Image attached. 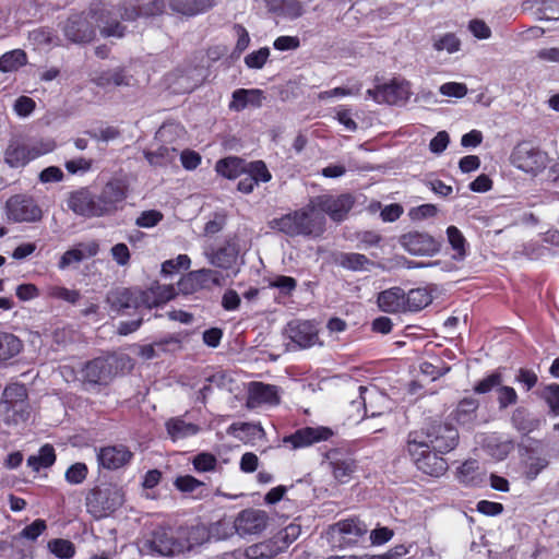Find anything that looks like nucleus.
Here are the masks:
<instances>
[{
	"instance_id": "de8ad7c7",
	"label": "nucleus",
	"mask_w": 559,
	"mask_h": 559,
	"mask_svg": "<svg viewBox=\"0 0 559 559\" xmlns=\"http://www.w3.org/2000/svg\"><path fill=\"white\" fill-rule=\"evenodd\" d=\"M49 550L60 559H70L75 554L74 545L62 538L52 539L48 543Z\"/></svg>"
},
{
	"instance_id": "ddd939ff",
	"label": "nucleus",
	"mask_w": 559,
	"mask_h": 559,
	"mask_svg": "<svg viewBox=\"0 0 559 559\" xmlns=\"http://www.w3.org/2000/svg\"><path fill=\"white\" fill-rule=\"evenodd\" d=\"M37 151L22 135H12L3 151L4 163L11 168L25 167L29 162L38 157Z\"/></svg>"
},
{
	"instance_id": "69168bd1",
	"label": "nucleus",
	"mask_w": 559,
	"mask_h": 559,
	"mask_svg": "<svg viewBox=\"0 0 559 559\" xmlns=\"http://www.w3.org/2000/svg\"><path fill=\"white\" fill-rule=\"evenodd\" d=\"M217 464V460L210 453L198 454L193 460L194 468L198 472H210L214 471Z\"/></svg>"
},
{
	"instance_id": "7c9ffc66",
	"label": "nucleus",
	"mask_w": 559,
	"mask_h": 559,
	"mask_svg": "<svg viewBox=\"0 0 559 559\" xmlns=\"http://www.w3.org/2000/svg\"><path fill=\"white\" fill-rule=\"evenodd\" d=\"M269 10L288 20H296L304 15L305 5L299 0H265Z\"/></svg>"
},
{
	"instance_id": "774afa93",
	"label": "nucleus",
	"mask_w": 559,
	"mask_h": 559,
	"mask_svg": "<svg viewBox=\"0 0 559 559\" xmlns=\"http://www.w3.org/2000/svg\"><path fill=\"white\" fill-rule=\"evenodd\" d=\"M545 400L556 416L559 415V384H550L546 388Z\"/></svg>"
},
{
	"instance_id": "b1692460",
	"label": "nucleus",
	"mask_w": 559,
	"mask_h": 559,
	"mask_svg": "<svg viewBox=\"0 0 559 559\" xmlns=\"http://www.w3.org/2000/svg\"><path fill=\"white\" fill-rule=\"evenodd\" d=\"M107 301L117 311L143 307L142 290L136 288H117L107 296Z\"/></svg>"
},
{
	"instance_id": "4be33fe9",
	"label": "nucleus",
	"mask_w": 559,
	"mask_h": 559,
	"mask_svg": "<svg viewBox=\"0 0 559 559\" xmlns=\"http://www.w3.org/2000/svg\"><path fill=\"white\" fill-rule=\"evenodd\" d=\"M68 206L78 215L84 217H100L99 209H97L96 204V195L86 188L71 193L68 200Z\"/></svg>"
},
{
	"instance_id": "4c0bfd02",
	"label": "nucleus",
	"mask_w": 559,
	"mask_h": 559,
	"mask_svg": "<svg viewBox=\"0 0 559 559\" xmlns=\"http://www.w3.org/2000/svg\"><path fill=\"white\" fill-rule=\"evenodd\" d=\"M56 461L55 449L50 444L43 445L38 453L27 459V465L38 472L41 468L50 467Z\"/></svg>"
},
{
	"instance_id": "f704fd0d",
	"label": "nucleus",
	"mask_w": 559,
	"mask_h": 559,
	"mask_svg": "<svg viewBox=\"0 0 559 559\" xmlns=\"http://www.w3.org/2000/svg\"><path fill=\"white\" fill-rule=\"evenodd\" d=\"M245 167L246 166L240 158L229 156L219 159L215 165V170L218 175L227 179H235L241 174H245Z\"/></svg>"
},
{
	"instance_id": "5701e85b",
	"label": "nucleus",
	"mask_w": 559,
	"mask_h": 559,
	"mask_svg": "<svg viewBox=\"0 0 559 559\" xmlns=\"http://www.w3.org/2000/svg\"><path fill=\"white\" fill-rule=\"evenodd\" d=\"M280 401L275 385L262 382H251L248 388L247 407L255 408L261 405H275Z\"/></svg>"
},
{
	"instance_id": "13d9d810",
	"label": "nucleus",
	"mask_w": 559,
	"mask_h": 559,
	"mask_svg": "<svg viewBox=\"0 0 559 559\" xmlns=\"http://www.w3.org/2000/svg\"><path fill=\"white\" fill-rule=\"evenodd\" d=\"M269 56L270 49L267 47H263L246 56L245 63L250 69H261L266 62Z\"/></svg>"
},
{
	"instance_id": "6e6d98bb",
	"label": "nucleus",
	"mask_w": 559,
	"mask_h": 559,
	"mask_svg": "<svg viewBox=\"0 0 559 559\" xmlns=\"http://www.w3.org/2000/svg\"><path fill=\"white\" fill-rule=\"evenodd\" d=\"M87 476V466L84 463H75L71 465L64 474L66 480L72 485H79L84 481Z\"/></svg>"
},
{
	"instance_id": "473e14b6",
	"label": "nucleus",
	"mask_w": 559,
	"mask_h": 559,
	"mask_svg": "<svg viewBox=\"0 0 559 559\" xmlns=\"http://www.w3.org/2000/svg\"><path fill=\"white\" fill-rule=\"evenodd\" d=\"M23 348V342L14 334L0 332V361L15 357Z\"/></svg>"
},
{
	"instance_id": "c03bdc74",
	"label": "nucleus",
	"mask_w": 559,
	"mask_h": 559,
	"mask_svg": "<svg viewBox=\"0 0 559 559\" xmlns=\"http://www.w3.org/2000/svg\"><path fill=\"white\" fill-rule=\"evenodd\" d=\"M27 62L26 53L21 49L5 52L0 57V71L13 72Z\"/></svg>"
},
{
	"instance_id": "c756f323",
	"label": "nucleus",
	"mask_w": 559,
	"mask_h": 559,
	"mask_svg": "<svg viewBox=\"0 0 559 559\" xmlns=\"http://www.w3.org/2000/svg\"><path fill=\"white\" fill-rule=\"evenodd\" d=\"M405 293L400 287L389 288L378 296V306L384 312L405 311Z\"/></svg>"
},
{
	"instance_id": "423d86ee",
	"label": "nucleus",
	"mask_w": 559,
	"mask_h": 559,
	"mask_svg": "<svg viewBox=\"0 0 559 559\" xmlns=\"http://www.w3.org/2000/svg\"><path fill=\"white\" fill-rule=\"evenodd\" d=\"M423 435H408L407 452L416 467L423 473L440 477L448 469L447 461L435 450L431 451L428 442L421 441Z\"/></svg>"
},
{
	"instance_id": "4468645a",
	"label": "nucleus",
	"mask_w": 559,
	"mask_h": 559,
	"mask_svg": "<svg viewBox=\"0 0 559 559\" xmlns=\"http://www.w3.org/2000/svg\"><path fill=\"white\" fill-rule=\"evenodd\" d=\"M311 201L312 207H314L318 213H325L335 222L343 221L354 204V199L350 194H341L337 197L324 194Z\"/></svg>"
},
{
	"instance_id": "c9c22d12",
	"label": "nucleus",
	"mask_w": 559,
	"mask_h": 559,
	"mask_svg": "<svg viewBox=\"0 0 559 559\" xmlns=\"http://www.w3.org/2000/svg\"><path fill=\"white\" fill-rule=\"evenodd\" d=\"M190 278H198L200 289H211L214 286L221 287L225 284V277L223 274L211 269L192 271V276Z\"/></svg>"
},
{
	"instance_id": "37998d69",
	"label": "nucleus",
	"mask_w": 559,
	"mask_h": 559,
	"mask_svg": "<svg viewBox=\"0 0 559 559\" xmlns=\"http://www.w3.org/2000/svg\"><path fill=\"white\" fill-rule=\"evenodd\" d=\"M278 551L280 548L275 543L266 540L249 546L246 549V557L248 559H270L276 556Z\"/></svg>"
},
{
	"instance_id": "5fc2aeb1",
	"label": "nucleus",
	"mask_w": 559,
	"mask_h": 559,
	"mask_svg": "<svg viewBox=\"0 0 559 559\" xmlns=\"http://www.w3.org/2000/svg\"><path fill=\"white\" fill-rule=\"evenodd\" d=\"M405 554L404 546L396 547L394 550H390L383 555L378 556H370V555H362V556H355V555H343V556H329L326 559H396V557L402 556Z\"/></svg>"
},
{
	"instance_id": "2eb2a0df",
	"label": "nucleus",
	"mask_w": 559,
	"mask_h": 559,
	"mask_svg": "<svg viewBox=\"0 0 559 559\" xmlns=\"http://www.w3.org/2000/svg\"><path fill=\"white\" fill-rule=\"evenodd\" d=\"M96 195L97 209H99V216L111 215L118 211L121 203L127 198V188L121 180H110Z\"/></svg>"
},
{
	"instance_id": "f257e3e1",
	"label": "nucleus",
	"mask_w": 559,
	"mask_h": 559,
	"mask_svg": "<svg viewBox=\"0 0 559 559\" xmlns=\"http://www.w3.org/2000/svg\"><path fill=\"white\" fill-rule=\"evenodd\" d=\"M210 533L202 524L179 526L177 528H160L153 533L150 540L152 551L164 557L185 556L195 547L205 543Z\"/></svg>"
},
{
	"instance_id": "864d4df0",
	"label": "nucleus",
	"mask_w": 559,
	"mask_h": 559,
	"mask_svg": "<svg viewBox=\"0 0 559 559\" xmlns=\"http://www.w3.org/2000/svg\"><path fill=\"white\" fill-rule=\"evenodd\" d=\"M191 260L187 254H179L175 259L166 260L162 264V273L170 275L179 270H187L190 267Z\"/></svg>"
},
{
	"instance_id": "a19ab883",
	"label": "nucleus",
	"mask_w": 559,
	"mask_h": 559,
	"mask_svg": "<svg viewBox=\"0 0 559 559\" xmlns=\"http://www.w3.org/2000/svg\"><path fill=\"white\" fill-rule=\"evenodd\" d=\"M144 155L151 165L164 166L175 160L177 148L174 146L163 145L156 151H146Z\"/></svg>"
},
{
	"instance_id": "412c9836",
	"label": "nucleus",
	"mask_w": 559,
	"mask_h": 559,
	"mask_svg": "<svg viewBox=\"0 0 559 559\" xmlns=\"http://www.w3.org/2000/svg\"><path fill=\"white\" fill-rule=\"evenodd\" d=\"M133 453L123 444L104 447L98 451L97 460L107 469H118L127 465Z\"/></svg>"
},
{
	"instance_id": "6e6552de",
	"label": "nucleus",
	"mask_w": 559,
	"mask_h": 559,
	"mask_svg": "<svg viewBox=\"0 0 559 559\" xmlns=\"http://www.w3.org/2000/svg\"><path fill=\"white\" fill-rule=\"evenodd\" d=\"M408 435H423L421 441L440 454H445L455 449L459 443V432L455 427L444 423H432L426 428L412 431Z\"/></svg>"
},
{
	"instance_id": "c85d7f7f",
	"label": "nucleus",
	"mask_w": 559,
	"mask_h": 559,
	"mask_svg": "<svg viewBox=\"0 0 559 559\" xmlns=\"http://www.w3.org/2000/svg\"><path fill=\"white\" fill-rule=\"evenodd\" d=\"M264 99L263 92L261 90L252 88H239L233 93V99L229 104V109L235 111H241L245 108L261 107Z\"/></svg>"
},
{
	"instance_id": "f3484780",
	"label": "nucleus",
	"mask_w": 559,
	"mask_h": 559,
	"mask_svg": "<svg viewBox=\"0 0 559 559\" xmlns=\"http://www.w3.org/2000/svg\"><path fill=\"white\" fill-rule=\"evenodd\" d=\"M334 435L333 430L324 426L304 427L283 439L292 449L310 447L314 443L329 440Z\"/></svg>"
},
{
	"instance_id": "cd10ccee",
	"label": "nucleus",
	"mask_w": 559,
	"mask_h": 559,
	"mask_svg": "<svg viewBox=\"0 0 559 559\" xmlns=\"http://www.w3.org/2000/svg\"><path fill=\"white\" fill-rule=\"evenodd\" d=\"M165 427L168 437L174 442L193 437L200 431V427L198 425L187 421L182 416L169 418L165 423Z\"/></svg>"
},
{
	"instance_id": "a211bd4d",
	"label": "nucleus",
	"mask_w": 559,
	"mask_h": 559,
	"mask_svg": "<svg viewBox=\"0 0 559 559\" xmlns=\"http://www.w3.org/2000/svg\"><path fill=\"white\" fill-rule=\"evenodd\" d=\"M358 391L359 400H354L350 403V406L356 409L357 416L360 415L361 408H364L366 413L368 412V408H370L371 416L381 415L383 411L388 408V397L376 388L360 385Z\"/></svg>"
},
{
	"instance_id": "9b49d317",
	"label": "nucleus",
	"mask_w": 559,
	"mask_h": 559,
	"mask_svg": "<svg viewBox=\"0 0 559 559\" xmlns=\"http://www.w3.org/2000/svg\"><path fill=\"white\" fill-rule=\"evenodd\" d=\"M412 94L409 82L396 79L367 91V96L376 103L389 105H404Z\"/></svg>"
},
{
	"instance_id": "39448f33",
	"label": "nucleus",
	"mask_w": 559,
	"mask_h": 559,
	"mask_svg": "<svg viewBox=\"0 0 559 559\" xmlns=\"http://www.w3.org/2000/svg\"><path fill=\"white\" fill-rule=\"evenodd\" d=\"M267 520L269 516L265 511L246 509L239 512L233 522L227 520L217 522L213 526L212 533L217 534L219 538L228 537L233 530L240 536L259 534L265 530Z\"/></svg>"
},
{
	"instance_id": "4d7b16f0",
	"label": "nucleus",
	"mask_w": 559,
	"mask_h": 559,
	"mask_svg": "<svg viewBox=\"0 0 559 559\" xmlns=\"http://www.w3.org/2000/svg\"><path fill=\"white\" fill-rule=\"evenodd\" d=\"M47 528L46 522L41 519L35 520L32 524L25 526L19 534L21 538L36 540Z\"/></svg>"
},
{
	"instance_id": "393cba45",
	"label": "nucleus",
	"mask_w": 559,
	"mask_h": 559,
	"mask_svg": "<svg viewBox=\"0 0 559 559\" xmlns=\"http://www.w3.org/2000/svg\"><path fill=\"white\" fill-rule=\"evenodd\" d=\"M175 295L176 292L173 285L156 283L148 289L142 290L143 308L152 309L153 307H158L173 299Z\"/></svg>"
},
{
	"instance_id": "6ab92c4d",
	"label": "nucleus",
	"mask_w": 559,
	"mask_h": 559,
	"mask_svg": "<svg viewBox=\"0 0 559 559\" xmlns=\"http://www.w3.org/2000/svg\"><path fill=\"white\" fill-rule=\"evenodd\" d=\"M114 357H99L87 362L82 369V378L91 384H107L114 376Z\"/></svg>"
},
{
	"instance_id": "9d476101",
	"label": "nucleus",
	"mask_w": 559,
	"mask_h": 559,
	"mask_svg": "<svg viewBox=\"0 0 559 559\" xmlns=\"http://www.w3.org/2000/svg\"><path fill=\"white\" fill-rule=\"evenodd\" d=\"M510 160L518 169L536 176L548 165L546 152L534 147L527 142L518 144L511 153Z\"/></svg>"
},
{
	"instance_id": "72a5a7b5",
	"label": "nucleus",
	"mask_w": 559,
	"mask_h": 559,
	"mask_svg": "<svg viewBox=\"0 0 559 559\" xmlns=\"http://www.w3.org/2000/svg\"><path fill=\"white\" fill-rule=\"evenodd\" d=\"M479 406L475 397H465L460 401L453 413L454 419L461 425L472 424L476 418V411Z\"/></svg>"
},
{
	"instance_id": "bb28decb",
	"label": "nucleus",
	"mask_w": 559,
	"mask_h": 559,
	"mask_svg": "<svg viewBox=\"0 0 559 559\" xmlns=\"http://www.w3.org/2000/svg\"><path fill=\"white\" fill-rule=\"evenodd\" d=\"M239 247L236 241H227L225 246L216 251L206 253L209 262L221 269H231L238 260Z\"/></svg>"
},
{
	"instance_id": "a878e982",
	"label": "nucleus",
	"mask_w": 559,
	"mask_h": 559,
	"mask_svg": "<svg viewBox=\"0 0 559 559\" xmlns=\"http://www.w3.org/2000/svg\"><path fill=\"white\" fill-rule=\"evenodd\" d=\"M92 81L99 87L108 86H131L134 83L132 75L128 74L124 69L116 68L95 73Z\"/></svg>"
},
{
	"instance_id": "bf43d9fd",
	"label": "nucleus",
	"mask_w": 559,
	"mask_h": 559,
	"mask_svg": "<svg viewBox=\"0 0 559 559\" xmlns=\"http://www.w3.org/2000/svg\"><path fill=\"white\" fill-rule=\"evenodd\" d=\"M269 286L288 295L296 288L297 282L294 277L277 275L269 281Z\"/></svg>"
},
{
	"instance_id": "09e8293b",
	"label": "nucleus",
	"mask_w": 559,
	"mask_h": 559,
	"mask_svg": "<svg viewBox=\"0 0 559 559\" xmlns=\"http://www.w3.org/2000/svg\"><path fill=\"white\" fill-rule=\"evenodd\" d=\"M433 48L437 51H447L448 53H454L460 50L461 41L452 33L444 34L433 40Z\"/></svg>"
},
{
	"instance_id": "3c124183",
	"label": "nucleus",
	"mask_w": 559,
	"mask_h": 559,
	"mask_svg": "<svg viewBox=\"0 0 559 559\" xmlns=\"http://www.w3.org/2000/svg\"><path fill=\"white\" fill-rule=\"evenodd\" d=\"M164 218L162 212L157 210L143 211L135 219V225L141 228H153Z\"/></svg>"
},
{
	"instance_id": "58836bf2",
	"label": "nucleus",
	"mask_w": 559,
	"mask_h": 559,
	"mask_svg": "<svg viewBox=\"0 0 559 559\" xmlns=\"http://www.w3.org/2000/svg\"><path fill=\"white\" fill-rule=\"evenodd\" d=\"M336 262L342 267L350 271H364L367 270L369 264H371L370 260L366 255L356 252L340 253L336 258Z\"/></svg>"
},
{
	"instance_id": "e433bc0d",
	"label": "nucleus",
	"mask_w": 559,
	"mask_h": 559,
	"mask_svg": "<svg viewBox=\"0 0 559 559\" xmlns=\"http://www.w3.org/2000/svg\"><path fill=\"white\" fill-rule=\"evenodd\" d=\"M45 293L47 298L61 300L69 305H75L81 298V293L78 289H70L55 284L47 285L45 287Z\"/></svg>"
},
{
	"instance_id": "a18cd8bd",
	"label": "nucleus",
	"mask_w": 559,
	"mask_h": 559,
	"mask_svg": "<svg viewBox=\"0 0 559 559\" xmlns=\"http://www.w3.org/2000/svg\"><path fill=\"white\" fill-rule=\"evenodd\" d=\"M333 476L340 483L349 481L355 471V463L352 459H337L330 462Z\"/></svg>"
},
{
	"instance_id": "0eeeda50",
	"label": "nucleus",
	"mask_w": 559,
	"mask_h": 559,
	"mask_svg": "<svg viewBox=\"0 0 559 559\" xmlns=\"http://www.w3.org/2000/svg\"><path fill=\"white\" fill-rule=\"evenodd\" d=\"M368 533V525L357 518H349L331 525L328 540L334 548L345 549L356 546Z\"/></svg>"
},
{
	"instance_id": "338daca9",
	"label": "nucleus",
	"mask_w": 559,
	"mask_h": 559,
	"mask_svg": "<svg viewBox=\"0 0 559 559\" xmlns=\"http://www.w3.org/2000/svg\"><path fill=\"white\" fill-rule=\"evenodd\" d=\"M502 382V378L500 373H491L481 381H479L475 388L474 391L478 394H485L487 392H490L493 388L500 386Z\"/></svg>"
},
{
	"instance_id": "8fccbe9b",
	"label": "nucleus",
	"mask_w": 559,
	"mask_h": 559,
	"mask_svg": "<svg viewBox=\"0 0 559 559\" xmlns=\"http://www.w3.org/2000/svg\"><path fill=\"white\" fill-rule=\"evenodd\" d=\"M245 174H249L255 183L267 182L272 176L265 164L261 160L252 162L245 167Z\"/></svg>"
},
{
	"instance_id": "f8f14e48",
	"label": "nucleus",
	"mask_w": 559,
	"mask_h": 559,
	"mask_svg": "<svg viewBox=\"0 0 559 559\" xmlns=\"http://www.w3.org/2000/svg\"><path fill=\"white\" fill-rule=\"evenodd\" d=\"M5 212L8 218L16 223H32L41 218L40 207L33 198L25 194L11 197L5 203Z\"/></svg>"
},
{
	"instance_id": "f03ea898",
	"label": "nucleus",
	"mask_w": 559,
	"mask_h": 559,
	"mask_svg": "<svg viewBox=\"0 0 559 559\" xmlns=\"http://www.w3.org/2000/svg\"><path fill=\"white\" fill-rule=\"evenodd\" d=\"M110 16L111 12L104 7L92 9L88 15L73 14L64 24L63 33L73 43H88L95 36V28L91 22L93 20L105 37H122L124 27Z\"/></svg>"
},
{
	"instance_id": "49530a36",
	"label": "nucleus",
	"mask_w": 559,
	"mask_h": 559,
	"mask_svg": "<svg viewBox=\"0 0 559 559\" xmlns=\"http://www.w3.org/2000/svg\"><path fill=\"white\" fill-rule=\"evenodd\" d=\"M228 432L239 439H243L241 432L250 436L252 439L261 438L264 435V430L259 424L250 423H235L229 426Z\"/></svg>"
},
{
	"instance_id": "2f4dec72",
	"label": "nucleus",
	"mask_w": 559,
	"mask_h": 559,
	"mask_svg": "<svg viewBox=\"0 0 559 559\" xmlns=\"http://www.w3.org/2000/svg\"><path fill=\"white\" fill-rule=\"evenodd\" d=\"M215 3L216 0H171L170 8L177 13L193 16L206 12Z\"/></svg>"
},
{
	"instance_id": "603ef678",
	"label": "nucleus",
	"mask_w": 559,
	"mask_h": 559,
	"mask_svg": "<svg viewBox=\"0 0 559 559\" xmlns=\"http://www.w3.org/2000/svg\"><path fill=\"white\" fill-rule=\"evenodd\" d=\"M478 462L475 460L466 461L459 467V475L463 483L475 485L479 478L477 475Z\"/></svg>"
},
{
	"instance_id": "680f3d73",
	"label": "nucleus",
	"mask_w": 559,
	"mask_h": 559,
	"mask_svg": "<svg viewBox=\"0 0 559 559\" xmlns=\"http://www.w3.org/2000/svg\"><path fill=\"white\" fill-rule=\"evenodd\" d=\"M36 103L33 98L20 96L13 105V110L19 117L25 118L34 111Z\"/></svg>"
},
{
	"instance_id": "79ce46f5",
	"label": "nucleus",
	"mask_w": 559,
	"mask_h": 559,
	"mask_svg": "<svg viewBox=\"0 0 559 559\" xmlns=\"http://www.w3.org/2000/svg\"><path fill=\"white\" fill-rule=\"evenodd\" d=\"M448 241L451 245L452 250L455 252L453 259L462 261L466 257V239L461 230L455 226H449L447 228Z\"/></svg>"
},
{
	"instance_id": "ea45409f",
	"label": "nucleus",
	"mask_w": 559,
	"mask_h": 559,
	"mask_svg": "<svg viewBox=\"0 0 559 559\" xmlns=\"http://www.w3.org/2000/svg\"><path fill=\"white\" fill-rule=\"evenodd\" d=\"M405 311H419L431 302V296L425 288L411 289L405 294Z\"/></svg>"
},
{
	"instance_id": "1a4fd4ad",
	"label": "nucleus",
	"mask_w": 559,
	"mask_h": 559,
	"mask_svg": "<svg viewBox=\"0 0 559 559\" xmlns=\"http://www.w3.org/2000/svg\"><path fill=\"white\" fill-rule=\"evenodd\" d=\"M123 492L116 486L93 490L86 498L87 511L96 519H102L123 504Z\"/></svg>"
},
{
	"instance_id": "052dcab7",
	"label": "nucleus",
	"mask_w": 559,
	"mask_h": 559,
	"mask_svg": "<svg viewBox=\"0 0 559 559\" xmlns=\"http://www.w3.org/2000/svg\"><path fill=\"white\" fill-rule=\"evenodd\" d=\"M548 461L544 457L531 456L526 462L525 476L527 479H535L538 474L546 468Z\"/></svg>"
},
{
	"instance_id": "7ed1b4c3",
	"label": "nucleus",
	"mask_w": 559,
	"mask_h": 559,
	"mask_svg": "<svg viewBox=\"0 0 559 559\" xmlns=\"http://www.w3.org/2000/svg\"><path fill=\"white\" fill-rule=\"evenodd\" d=\"M271 228L277 229L288 236H313L318 237L324 231L325 218L309 204L293 213L273 219Z\"/></svg>"
},
{
	"instance_id": "aec40b11",
	"label": "nucleus",
	"mask_w": 559,
	"mask_h": 559,
	"mask_svg": "<svg viewBox=\"0 0 559 559\" xmlns=\"http://www.w3.org/2000/svg\"><path fill=\"white\" fill-rule=\"evenodd\" d=\"M285 333L295 345L294 348H309L318 342V331L309 321H292Z\"/></svg>"
},
{
	"instance_id": "20e7f679",
	"label": "nucleus",
	"mask_w": 559,
	"mask_h": 559,
	"mask_svg": "<svg viewBox=\"0 0 559 559\" xmlns=\"http://www.w3.org/2000/svg\"><path fill=\"white\" fill-rule=\"evenodd\" d=\"M31 415L26 388L13 383L8 385L0 400V420L8 427L25 424Z\"/></svg>"
},
{
	"instance_id": "e2e57ef3",
	"label": "nucleus",
	"mask_w": 559,
	"mask_h": 559,
	"mask_svg": "<svg viewBox=\"0 0 559 559\" xmlns=\"http://www.w3.org/2000/svg\"><path fill=\"white\" fill-rule=\"evenodd\" d=\"M439 91L443 96L462 98L467 94V86L464 83L448 82L442 84Z\"/></svg>"
},
{
	"instance_id": "dca6fc26",
	"label": "nucleus",
	"mask_w": 559,
	"mask_h": 559,
	"mask_svg": "<svg viewBox=\"0 0 559 559\" xmlns=\"http://www.w3.org/2000/svg\"><path fill=\"white\" fill-rule=\"evenodd\" d=\"M400 245L412 255H433L440 250L439 242L432 236L420 231L402 235Z\"/></svg>"
},
{
	"instance_id": "0e129e2a",
	"label": "nucleus",
	"mask_w": 559,
	"mask_h": 559,
	"mask_svg": "<svg viewBox=\"0 0 559 559\" xmlns=\"http://www.w3.org/2000/svg\"><path fill=\"white\" fill-rule=\"evenodd\" d=\"M498 403L500 408H507L518 401V394L512 386L501 385L498 388Z\"/></svg>"
}]
</instances>
